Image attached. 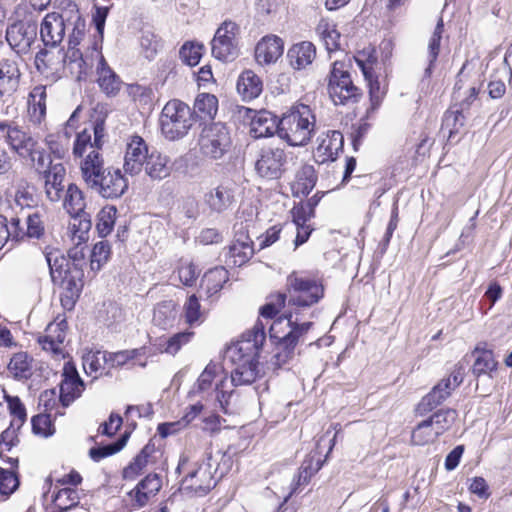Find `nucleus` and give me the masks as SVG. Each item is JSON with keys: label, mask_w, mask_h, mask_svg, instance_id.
Here are the masks:
<instances>
[{"label": "nucleus", "mask_w": 512, "mask_h": 512, "mask_svg": "<svg viewBox=\"0 0 512 512\" xmlns=\"http://www.w3.org/2000/svg\"><path fill=\"white\" fill-rule=\"evenodd\" d=\"M464 375L465 366L461 363L455 365L450 374L441 379L431 391L421 399L416 408L417 413L420 415L427 414L446 401L452 392L463 382Z\"/></svg>", "instance_id": "f8f14e48"}, {"label": "nucleus", "mask_w": 512, "mask_h": 512, "mask_svg": "<svg viewBox=\"0 0 512 512\" xmlns=\"http://www.w3.org/2000/svg\"><path fill=\"white\" fill-rule=\"evenodd\" d=\"M283 40L276 35H266L255 47V60L260 65L275 63L283 54Z\"/></svg>", "instance_id": "cd10ccee"}, {"label": "nucleus", "mask_w": 512, "mask_h": 512, "mask_svg": "<svg viewBox=\"0 0 512 512\" xmlns=\"http://www.w3.org/2000/svg\"><path fill=\"white\" fill-rule=\"evenodd\" d=\"M312 327V322L299 323L298 318L292 319V314L280 316L270 327V336L277 339L274 354L267 362L268 369H280L295 355V348L300 339Z\"/></svg>", "instance_id": "7ed1b4c3"}, {"label": "nucleus", "mask_w": 512, "mask_h": 512, "mask_svg": "<svg viewBox=\"0 0 512 512\" xmlns=\"http://www.w3.org/2000/svg\"><path fill=\"white\" fill-rule=\"evenodd\" d=\"M161 487V477L155 473L148 474L128 493L132 506L135 508L146 506L150 499L157 495Z\"/></svg>", "instance_id": "5701e85b"}, {"label": "nucleus", "mask_w": 512, "mask_h": 512, "mask_svg": "<svg viewBox=\"0 0 512 512\" xmlns=\"http://www.w3.org/2000/svg\"><path fill=\"white\" fill-rule=\"evenodd\" d=\"M263 90V83L252 70L242 72L237 81V91L244 100L257 98Z\"/></svg>", "instance_id": "58836bf2"}, {"label": "nucleus", "mask_w": 512, "mask_h": 512, "mask_svg": "<svg viewBox=\"0 0 512 512\" xmlns=\"http://www.w3.org/2000/svg\"><path fill=\"white\" fill-rule=\"evenodd\" d=\"M59 402V396L54 389L46 390L39 396V407L43 408L44 413L54 415V418L63 414L58 410Z\"/></svg>", "instance_id": "680f3d73"}, {"label": "nucleus", "mask_w": 512, "mask_h": 512, "mask_svg": "<svg viewBox=\"0 0 512 512\" xmlns=\"http://www.w3.org/2000/svg\"><path fill=\"white\" fill-rule=\"evenodd\" d=\"M123 169L131 176L144 171L151 180L161 181L170 176L173 164L168 155L150 148L142 137L133 135L126 144Z\"/></svg>", "instance_id": "f03ea898"}, {"label": "nucleus", "mask_w": 512, "mask_h": 512, "mask_svg": "<svg viewBox=\"0 0 512 512\" xmlns=\"http://www.w3.org/2000/svg\"><path fill=\"white\" fill-rule=\"evenodd\" d=\"M110 245L107 241L96 243L91 251L90 267L93 271H99L110 257Z\"/></svg>", "instance_id": "13d9d810"}, {"label": "nucleus", "mask_w": 512, "mask_h": 512, "mask_svg": "<svg viewBox=\"0 0 512 512\" xmlns=\"http://www.w3.org/2000/svg\"><path fill=\"white\" fill-rule=\"evenodd\" d=\"M63 63L77 80H81L94 66L95 56L92 53V48L86 55H83L77 47L68 46V50L63 56Z\"/></svg>", "instance_id": "a878e982"}, {"label": "nucleus", "mask_w": 512, "mask_h": 512, "mask_svg": "<svg viewBox=\"0 0 512 512\" xmlns=\"http://www.w3.org/2000/svg\"><path fill=\"white\" fill-rule=\"evenodd\" d=\"M0 137L14 153L29 160L37 169H44L50 164L49 155L39 146L38 141L19 126L1 121Z\"/></svg>", "instance_id": "39448f33"}, {"label": "nucleus", "mask_w": 512, "mask_h": 512, "mask_svg": "<svg viewBox=\"0 0 512 512\" xmlns=\"http://www.w3.org/2000/svg\"><path fill=\"white\" fill-rule=\"evenodd\" d=\"M141 53L148 60L154 59L161 48V39L151 30H142L140 36Z\"/></svg>", "instance_id": "3c124183"}, {"label": "nucleus", "mask_w": 512, "mask_h": 512, "mask_svg": "<svg viewBox=\"0 0 512 512\" xmlns=\"http://www.w3.org/2000/svg\"><path fill=\"white\" fill-rule=\"evenodd\" d=\"M92 53L95 56L97 82L104 93L114 95L120 90L121 81L115 72L107 65L98 44L92 46Z\"/></svg>", "instance_id": "4be33fe9"}, {"label": "nucleus", "mask_w": 512, "mask_h": 512, "mask_svg": "<svg viewBox=\"0 0 512 512\" xmlns=\"http://www.w3.org/2000/svg\"><path fill=\"white\" fill-rule=\"evenodd\" d=\"M204 46L201 43L187 42L180 49L181 60L189 65L196 66L203 55Z\"/></svg>", "instance_id": "4d7b16f0"}, {"label": "nucleus", "mask_w": 512, "mask_h": 512, "mask_svg": "<svg viewBox=\"0 0 512 512\" xmlns=\"http://www.w3.org/2000/svg\"><path fill=\"white\" fill-rule=\"evenodd\" d=\"M19 486V480L15 473L0 467V499H6Z\"/></svg>", "instance_id": "052dcab7"}, {"label": "nucleus", "mask_w": 512, "mask_h": 512, "mask_svg": "<svg viewBox=\"0 0 512 512\" xmlns=\"http://www.w3.org/2000/svg\"><path fill=\"white\" fill-rule=\"evenodd\" d=\"M239 27L232 21H225L212 39V55L221 61H232L238 56L237 35Z\"/></svg>", "instance_id": "dca6fc26"}, {"label": "nucleus", "mask_w": 512, "mask_h": 512, "mask_svg": "<svg viewBox=\"0 0 512 512\" xmlns=\"http://www.w3.org/2000/svg\"><path fill=\"white\" fill-rule=\"evenodd\" d=\"M194 336L192 331H183L174 334L169 338H157L152 344L160 353L176 355L180 349L188 344Z\"/></svg>", "instance_id": "a19ab883"}, {"label": "nucleus", "mask_w": 512, "mask_h": 512, "mask_svg": "<svg viewBox=\"0 0 512 512\" xmlns=\"http://www.w3.org/2000/svg\"><path fill=\"white\" fill-rule=\"evenodd\" d=\"M178 317L176 304L172 300L163 301L154 308L153 323L160 329L172 328Z\"/></svg>", "instance_id": "37998d69"}, {"label": "nucleus", "mask_w": 512, "mask_h": 512, "mask_svg": "<svg viewBox=\"0 0 512 512\" xmlns=\"http://www.w3.org/2000/svg\"><path fill=\"white\" fill-rule=\"evenodd\" d=\"M61 13L58 15L64 20V24L70 30V26L85 21L80 14L78 5L72 0H59Z\"/></svg>", "instance_id": "6e6d98bb"}, {"label": "nucleus", "mask_w": 512, "mask_h": 512, "mask_svg": "<svg viewBox=\"0 0 512 512\" xmlns=\"http://www.w3.org/2000/svg\"><path fill=\"white\" fill-rule=\"evenodd\" d=\"M210 461L211 457L209 456L182 480L180 486L182 493L203 496L216 485L213 474L216 469L213 468Z\"/></svg>", "instance_id": "f3484780"}, {"label": "nucleus", "mask_w": 512, "mask_h": 512, "mask_svg": "<svg viewBox=\"0 0 512 512\" xmlns=\"http://www.w3.org/2000/svg\"><path fill=\"white\" fill-rule=\"evenodd\" d=\"M250 134L254 138L278 135L279 119L267 110L254 111L250 116Z\"/></svg>", "instance_id": "c756f323"}, {"label": "nucleus", "mask_w": 512, "mask_h": 512, "mask_svg": "<svg viewBox=\"0 0 512 512\" xmlns=\"http://www.w3.org/2000/svg\"><path fill=\"white\" fill-rule=\"evenodd\" d=\"M37 28L32 19L17 21L7 28L6 40L17 54H25L36 40Z\"/></svg>", "instance_id": "a211bd4d"}, {"label": "nucleus", "mask_w": 512, "mask_h": 512, "mask_svg": "<svg viewBox=\"0 0 512 512\" xmlns=\"http://www.w3.org/2000/svg\"><path fill=\"white\" fill-rule=\"evenodd\" d=\"M286 300V294L284 293H277L276 295L271 296V300L261 307V316L270 319L274 318L279 313L281 308L285 306Z\"/></svg>", "instance_id": "338daca9"}, {"label": "nucleus", "mask_w": 512, "mask_h": 512, "mask_svg": "<svg viewBox=\"0 0 512 512\" xmlns=\"http://www.w3.org/2000/svg\"><path fill=\"white\" fill-rule=\"evenodd\" d=\"M26 224V231L23 230L24 237L40 239L45 234L43 215L38 211L27 215Z\"/></svg>", "instance_id": "bf43d9fd"}, {"label": "nucleus", "mask_w": 512, "mask_h": 512, "mask_svg": "<svg viewBox=\"0 0 512 512\" xmlns=\"http://www.w3.org/2000/svg\"><path fill=\"white\" fill-rule=\"evenodd\" d=\"M286 153L280 148L262 149L255 163L259 176L267 179H278L284 172Z\"/></svg>", "instance_id": "6ab92c4d"}, {"label": "nucleus", "mask_w": 512, "mask_h": 512, "mask_svg": "<svg viewBox=\"0 0 512 512\" xmlns=\"http://www.w3.org/2000/svg\"><path fill=\"white\" fill-rule=\"evenodd\" d=\"M155 453L154 445L147 444L133 458V460L123 470V478L125 480H135L141 475L147 466L154 462L153 454Z\"/></svg>", "instance_id": "c9c22d12"}, {"label": "nucleus", "mask_w": 512, "mask_h": 512, "mask_svg": "<svg viewBox=\"0 0 512 512\" xmlns=\"http://www.w3.org/2000/svg\"><path fill=\"white\" fill-rule=\"evenodd\" d=\"M185 322L190 326L199 325L203 320V312L198 297L192 294L183 306Z\"/></svg>", "instance_id": "5fc2aeb1"}, {"label": "nucleus", "mask_w": 512, "mask_h": 512, "mask_svg": "<svg viewBox=\"0 0 512 512\" xmlns=\"http://www.w3.org/2000/svg\"><path fill=\"white\" fill-rule=\"evenodd\" d=\"M67 30L61 16L57 12H50L41 22L40 36L46 46L55 47L63 41Z\"/></svg>", "instance_id": "b1692460"}, {"label": "nucleus", "mask_w": 512, "mask_h": 512, "mask_svg": "<svg viewBox=\"0 0 512 512\" xmlns=\"http://www.w3.org/2000/svg\"><path fill=\"white\" fill-rule=\"evenodd\" d=\"M443 30H444L443 19L439 18V20L436 24V27L434 29V32L430 38L429 44H428L429 64L424 71V78H429L431 76L433 64L435 63V61L437 60V57L439 55L440 42L442 39Z\"/></svg>", "instance_id": "8fccbe9b"}, {"label": "nucleus", "mask_w": 512, "mask_h": 512, "mask_svg": "<svg viewBox=\"0 0 512 512\" xmlns=\"http://www.w3.org/2000/svg\"><path fill=\"white\" fill-rule=\"evenodd\" d=\"M457 416V411L450 408L436 411L415 426L411 436L412 443L419 446L434 443L452 427Z\"/></svg>", "instance_id": "9b49d317"}, {"label": "nucleus", "mask_w": 512, "mask_h": 512, "mask_svg": "<svg viewBox=\"0 0 512 512\" xmlns=\"http://www.w3.org/2000/svg\"><path fill=\"white\" fill-rule=\"evenodd\" d=\"M200 271L192 262L181 261L178 268V276L180 282L185 286H192L199 276Z\"/></svg>", "instance_id": "774afa93"}, {"label": "nucleus", "mask_w": 512, "mask_h": 512, "mask_svg": "<svg viewBox=\"0 0 512 512\" xmlns=\"http://www.w3.org/2000/svg\"><path fill=\"white\" fill-rule=\"evenodd\" d=\"M355 61L358 67L362 70L365 78L370 82V96L372 104L379 105L381 101V95H379V85L376 88L372 83L373 76V64L376 62L375 50L373 48L364 49L355 56Z\"/></svg>", "instance_id": "72a5a7b5"}, {"label": "nucleus", "mask_w": 512, "mask_h": 512, "mask_svg": "<svg viewBox=\"0 0 512 512\" xmlns=\"http://www.w3.org/2000/svg\"><path fill=\"white\" fill-rule=\"evenodd\" d=\"M7 409L13 417L11 426L21 427L26 420V411L18 397L8 396Z\"/></svg>", "instance_id": "0e129e2a"}, {"label": "nucleus", "mask_w": 512, "mask_h": 512, "mask_svg": "<svg viewBox=\"0 0 512 512\" xmlns=\"http://www.w3.org/2000/svg\"><path fill=\"white\" fill-rule=\"evenodd\" d=\"M128 188V182L120 169H110L98 180V184L91 189L96 190L104 198L120 197Z\"/></svg>", "instance_id": "393cba45"}, {"label": "nucleus", "mask_w": 512, "mask_h": 512, "mask_svg": "<svg viewBox=\"0 0 512 512\" xmlns=\"http://www.w3.org/2000/svg\"><path fill=\"white\" fill-rule=\"evenodd\" d=\"M20 75L16 61L11 59L0 61V99L11 96L17 90Z\"/></svg>", "instance_id": "7c9ffc66"}, {"label": "nucleus", "mask_w": 512, "mask_h": 512, "mask_svg": "<svg viewBox=\"0 0 512 512\" xmlns=\"http://www.w3.org/2000/svg\"><path fill=\"white\" fill-rule=\"evenodd\" d=\"M229 273L224 267H215L206 272L201 281V289L207 298H212L228 281Z\"/></svg>", "instance_id": "79ce46f5"}, {"label": "nucleus", "mask_w": 512, "mask_h": 512, "mask_svg": "<svg viewBox=\"0 0 512 512\" xmlns=\"http://www.w3.org/2000/svg\"><path fill=\"white\" fill-rule=\"evenodd\" d=\"M45 143L48 146L51 153L59 159L65 157L68 152V143L63 140V136L57 133L48 134L45 137Z\"/></svg>", "instance_id": "69168bd1"}, {"label": "nucleus", "mask_w": 512, "mask_h": 512, "mask_svg": "<svg viewBox=\"0 0 512 512\" xmlns=\"http://www.w3.org/2000/svg\"><path fill=\"white\" fill-rule=\"evenodd\" d=\"M231 144L229 131L221 122L206 125L199 138V146L203 155L219 159L227 151Z\"/></svg>", "instance_id": "4468645a"}, {"label": "nucleus", "mask_w": 512, "mask_h": 512, "mask_svg": "<svg viewBox=\"0 0 512 512\" xmlns=\"http://www.w3.org/2000/svg\"><path fill=\"white\" fill-rule=\"evenodd\" d=\"M317 175L314 167L309 164L303 165L296 173L295 181L292 184L294 196H307L315 187Z\"/></svg>", "instance_id": "ea45409f"}, {"label": "nucleus", "mask_w": 512, "mask_h": 512, "mask_svg": "<svg viewBox=\"0 0 512 512\" xmlns=\"http://www.w3.org/2000/svg\"><path fill=\"white\" fill-rule=\"evenodd\" d=\"M24 238L23 229L20 227V220L12 217L10 222L5 216L0 215V249H2L8 241H18Z\"/></svg>", "instance_id": "09e8293b"}, {"label": "nucleus", "mask_w": 512, "mask_h": 512, "mask_svg": "<svg viewBox=\"0 0 512 512\" xmlns=\"http://www.w3.org/2000/svg\"><path fill=\"white\" fill-rule=\"evenodd\" d=\"M278 137L290 146H305L314 136L316 115L306 104L292 105L279 118Z\"/></svg>", "instance_id": "20e7f679"}, {"label": "nucleus", "mask_w": 512, "mask_h": 512, "mask_svg": "<svg viewBox=\"0 0 512 512\" xmlns=\"http://www.w3.org/2000/svg\"><path fill=\"white\" fill-rule=\"evenodd\" d=\"M89 153L80 163L81 176L88 187L92 188L98 184V180L108 170L104 167V161L98 150L93 148L91 142V131L84 129L76 136L73 155L82 157L87 150Z\"/></svg>", "instance_id": "9d476101"}, {"label": "nucleus", "mask_w": 512, "mask_h": 512, "mask_svg": "<svg viewBox=\"0 0 512 512\" xmlns=\"http://www.w3.org/2000/svg\"><path fill=\"white\" fill-rule=\"evenodd\" d=\"M317 33L329 53L337 51L340 48L341 35L333 21L321 19L317 25Z\"/></svg>", "instance_id": "a18cd8bd"}, {"label": "nucleus", "mask_w": 512, "mask_h": 512, "mask_svg": "<svg viewBox=\"0 0 512 512\" xmlns=\"http://www.w3.org/2000/svg\"><path fill=\"white\" fill-rule=\"evenodd\" d=\"M10 374L18 380H26L32 376V359L25 352H19L12 356L8 364Z\"/></svg>", "instance_id": "49530a36"}, {"label": "nucleus", "mask_w": 512, "mask_h": 512, "mask_svg": "<svg viewBox=\"0 0 512 512\" xmlns=\"http://www.w3.org/2000/svg\"><path fill=\"white\" fill-rule=\"evenodd\" d=\"M66 330L67 322L65 320L50 323L45 334L38 340L42 349L57 356H64L63 344L66 339Z\"/></svg>", "instance_id": "bb28decb"}, {"label": "nucleus", "mask_w": 512, "mask_h": 512, "mask_svg": "<svg viewBox=\"0 0 512 512\" xmlns=\"http://www.w3.org/2000/svg\"><path fill=\"white\" fill-rule=\"evenodd\" d=\"M322 464L323 461L317 453L309 454L302 462L298 475L291 484V492L288 497L295 493L301 486L308 484L311 477L320 470Z\"/></svg>", "instance_id": "4c0bfd02"}, {"label": "nucleus", "mask_w": 512, "mask_h": 512, "mask_svg": "<svg viewBox=\"0 0 512 512\" xmlns=\"http://www.w3.org/2000/svg\"><path fill=\"white\" fill-rule=\"evenodd\" d=\"M290 65L297 70L305 69L311 65L316 57V48L313 43L303 41L294 44L287 53Z\"/></svg>", "instance_id": "f704fd0d"}, {"label": "nucleus", "mask_w": 512, "mask_h": 512, "mask_svg": "<svg viewBox=\"0 0 512 512\" xmlns=\"http://www.w3.org/2000/svg\"><path fill=\"white\" fill-rule=\"evenodd\" d=\"M343 135L340 131L328 130L321 133L317 138V146L314 158L318 163L334 161L343 148Z\"/></svg>", "instance_id": "412c9836"}, {"label": "nucleus", "mask_w": 512, "mask_h": 512, "mask_svg": "<svg viewBox=\"0 0 512 512\" xmlns=\"http://www.w3.org/2000/svg\"><path fill=\"white\" fill-rule=\"evenodd\" d=\"M265 340V326L258 321L240 340L228 347L226 355L234 366L231 372L234 386L250 385L261 376L258 358Z\"/></svg>", "instance_id": "f257e3e1"}, {"label": "nucleus", "mask_w": 512, "mask_h": 512, "mask_svg": "<svg viewBox=\"0 0 512 512\" xmlns=\"http://www.w3.org/2000/svg\"><path fill=\"white\" fill-rule=\"evenodd\" d=\"M28 113L33 123H41L46 115V87L35 86L29 94Z\"/></svg>", "instance_id": "c03bdc74"}, {"label": "nucleus", "mask_w": 512, "mask_h": 512, "mask_svg": "<svg viewBox=\"0 0 512 512\" xmlns=\"http://www.w3.org/2000/svg\"><path fill=\"white\" fill-rule=\"evenodd\" d=\"M338 65L339 63L335 62L330 73L329 95L336 105L354 104L359 100L361 92L353 84L350 74L338 67Z\"/></svg>", "instance_id": "ddd939ff"}, {"label": "nucleus", "mask_w": 512, "mask_h": 512, "mask_svg": "<svg viewBox=\"0 0 512 512\" xmlns=\"http://www.w3.org/2000/svg\"><path fill=\"white\" fill-rule=\"evenodd\" d=\"M195 109L204 118H213L218 110V99L209 93H201L197 96Z\"/></svg>", "instance_id": "864d4df0"}, {"label": "nucleus", "mask_w": 512, "mask_h": 512, "mask_svg": "<svg viewBox=\"0 0 512 512\" xmlns=\"http://www.w3.org/2000/svg\"><path fill=\"white\" fill-rule=\"evenodd\" d=\"M254 254L253 243L249 236L241 234L229 246L226 262L233 266H242L247 263Z\"/></svg>", "instance_id": "2f4dec72"}, {"label": "nucleus", "mask_w": 512, "mask_h": 512, "mask_svg": "<svg viewBox=\"0 0 512 512\" xmlns=\"http://www.w3.org/2000/svg\"><path fill=\"white\" fill-rule=\"evenodd\" d=\"M222 373L223 369L219 364L210 362L198 377L191 393L209 395L210 392H215L217 402L226 412L225 405L228 402L229 394L223 390L225 379L222 377Z\"/></svg>", "instance_id": "2eb2a0df"}, {"label": "nucleus", "mask_w": 512, "mask_h": 512, "mask_svg": "<svg viewBox=\"0 0 512 512\" xmlns=\"http://www.w3.org/2000/svg\"><path fill=\"white\" fill-rule=\"evenodd\" d=\"M286 298L289 311L283 316H297L301 308L310 307L324 296L323 285L315 278L298 272H292L286 281ZM297 317H295L296 319Z\"/></svg>", "instance_id": "423d86ee"}, {"label": "nucleus", "mask_w": 512, "mask_h": 512, "mask_svg": "<svg viewBox=\"0 0 512 512\" xmlns=\"http://www.w3.org/2000/svg\"><path fill=\"white\" fill-rule=\"evenodd\" d=\"M82 360L85 373L93 378H97L108 367L106 351H88Z\"/></svg>", "instance_id": "de8ad7c7"}, {"label": "nucleus", "mask_w": 512, "mask_h": 512, "mask_svg": "<svg viewBox=\"0 0 512 512\" xmlns=\"http://www.w3.org/2000/svg\"><path fill=\"white\" fill-rule=\"evenodd\" d=\"M62 207L73 218L70 225L72 239L78 243L86 240V234L92 227L90 214L86 212L84 192L74 183H70L62 194Z\"/></svg>", "instance_id": "6e6552de"}, {"label": "nucleus", "mask_w": 512, "mask_h": 512, "mask_svg": "<svg viewBox=\"0 0 512 512\" xmlns=\"http://www.w3.org/2000/svg\"><path fill=\"white\" fill-rule=\"evenodd\" d=\"M125 444L126 437H122L113 444L91 448L89 450V456L93 461L99 462L100 460L119 452L125 446Z\"/></svg>", "instance_id": "e2e57ef3"}, {"label": "nucleus", "mask_w": 512, "mask_h": 512, "mask_svg": "<svg viewBox=\"0 0 512 512\" xmlns=\"http://www.w3.org/2000/svg\"><path fill=\"white\" fill-rule=\"evenodd\" d=\"M44 257L49 266L52 281L66 291V297L71 299L78 297L83 286V270L71 268L70 260L59 250L45 252Z\"/></svg>", "instance_id": "1a4fd4ad"}, {"label": "nucleus", "mask_w": 512, "mask_h": 512, "mask_svg": "<svg viewBox=\"0 0 512 512\" xmlns=\"http://www.w3.org/2000/svg\"><path fill=\"white\" fill-rule=\"evenodd\" d=\"M193 121L191 108L178 99L168 101L159 117L161 132L170 141L183 138L192 127Z\"/></svg>", "instance_id": "0eeeda50"}, {"label": "nucleus", "mask_w": 512, "mask_h": 512, "mask_svg": "<svg viewBox=\"0 0 512 512\" xmlns=\"http://www.w3.org/2000/svg\"><path fill=\"white\" fill-rule=\"evenodd\" d=\"M117 210L114 206L103 207L97 215L96 229L101 237L111 233L115 224Z\"/></svg>", "instance_id": "603ef678"}, {"label": "nucleus", "mask_w": 512, "mask_h": 512, "mask_svg": "<svg viewBox=\"0 0 512 512\" xmlns=\"http://www.w3.org/2000/svg\"><path fill=\"white\" fill-rule=\"evenodd\" d=\"M66 170L62 164H56L50 167L45 173V193L51 202H59L64 193L63 180Z\"/></svg>", "instance_id": "473e14b6"}, {"label": "nucleus", "mask_w": 512, "mask_h": 512, "mask_svg": "<svg viewBox=\"0 0 512 512\" xmlns=\"http://www.w3.org/2000/svg\"><path fill=\"white\" fill-rule=\"evenodd\" d=\"M205 203L216 213H222L229 209L235 201L234 185L221 183L205 194Z\"/></svg>", "instance_id": "c85d7f7f"}, {"label": "nucleus", "mask_w": 512, "mask_h": 512, "mask_svg": "<svg viewBox=\"0 0 512 512\" xmlns=\"http://www.w3.org/2000/svg\"><path fill=\"white\" fill-rule=\"evenodd\" d=\"M474 364L472 373L476 377L487 375L493 378L497 373L498 362L491 350L476 348L473 352Z\"/></svg>", "instance_id": "e433bc0d"}, {"label": "nucleus", "mask_w": 512, "mask_h": 512, "mask_svg": "<svg viewBox=\"0 0 512 512\" xmlns=\"http://www.w3.org/2000/svg\"><path fill=\"white\" fill-rule=\"evenodd\" d=\"M84 390V383L80 378L76 367L66 362L63 367L62 380L60 384L59 400L63 408L68 407L75 399L81 396Z\"/></svg>", "instance_id": "aec40b11"}]
</instances>
